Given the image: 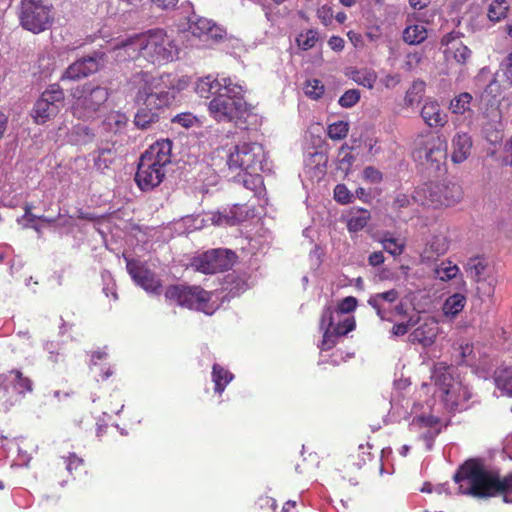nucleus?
Masks as SVG:
<instances>
[{
    "label": "nucleus",
    "instance_id": "5",
    "mask_svg": "<svg viewBox=\"0 0 512 512\" xmlns=\"http://www.w3.org/2000/svg\"><path fill=\"white\" fill-rule=\"evenodd\" d=\"M431 378L436 386L434 394L447 411L461 412L470 407V388L455 376L452 366L443 362L435 364Z\"/></svg>",
    "mask_w": 512,
    "mask_h": 512
},
{
    "label": "nucleus",
    "instance_id": "33",
    "mask_svg": "<svg viewBox=\"0 0 512 512\" xmlns=\"http://www.w3.org/2000/svg\"><path fill=\"white\" fill-rule=\"evenodd\" d=\"M476 287V293L478 297L482 300L486 298H491L494 295L495 287H496V277L494 273L477 279L474 281Z\"/></svg>",
    "mask_w": 512,
    "mask_h": 512
},
{
    "label": "nucleus",
    "instance_id": "51",
    "mask_svg": "<svg viewBox=\"0 0 512 512\" xmlns=\"http://www.w3.org/2000/svg\"><path fill=\"white\" fill-rule=\"evenodd\" d=\"M353 195L344 184H338L334 188V199L341 204H348L352 201Z\"/></svg>",
    "mask_w": 512,
    "mask_h": 512
},
{
    "label": "nucleus",
    "instance_id": "61",
    "mask_svg": "<svg viewBox=\"0 0 512 512\" xmlns=\"http://www.w3.org/2000/svg\"><path fill=\"white\" fill-rule=\"evenodd\" d=\"M382 81L385 87L393 88L400 83L401 77L399 74H389L385 76Z\"/></svg>",
    "mask_w": 512,
    "mask_h": 512
},
{
    "label": "nucleus",
    "instance_id": "64",
    "mask_svg": "<svg viewBox=\"0 0 512 512\" xmlns=\"http://www.w3.org/2000/svg\"><path fill=\"white\" fill-rule=\"evenodd\" d=\"M506 162L512 165V138L505 145Z\"/></svg>",
    "mask_w": 512,
    "mask_h": 512
},
{
    "label": "nucleus",
    "instance_id": "14",
    "mask_svg": "<svg viewBox=\"0 0 512 512\" xmlns=\"http://www.w3.org/2000/svg\"><path fill=\"white\" fill-rule=\"evenodd\" d=\"M236 255L227 249H213L193 258L191 266L203 274H215L229 270Z\"/></svg>",
    "mask_w": 512,
    "mask_h": 512
},
{
    "label": "nucleus",
    "instance_id": "56",
    "mask_svg": "<svg viewBox=\"0 0 512 512\" xmlns=\"http://www.w3.org/2000/svg\"><path fill=\"white\" fill-rule=\"evenodd\" d=\"M332 10L330 7L324 5L318 8L317 17L320 19L321 23L324 25H328L332 20Z\"/></svg>",
    "mask_w": 512,
    "mask_h": 512
},
{
    "label": "nucleus",
    "instance_id": "42",
    "mask_svg": "<svg viewBox=\"0 0 512 512\" xmlns=\"http://www.w3.org/2000/svg\"><path fill=\"white\" fill-rule=\"evenodd\" d=\"M115 151L110 147L99 148L94 155L95 166L103 170L108 168L114 159Z\"/></svg>",
    "mask_w": 512,
    "mask_h": 512
},
{
    "label": "nucleus",
    "instance_id": "17",
    "mask_svg": "<svg viewBox=\"0 0 512 512\" xmlns=\"http://www.w3.org/2000/svg\"><path fill=\"white\" fill-rule=\"evenodd\" d=\"M103 63V54L94 53L93 55L83 57L67 67L61 76V80L76 81L85 78L98 71Z\"/></svg>",
    "mask_w": 512,
    "mask_h": 512
},
{
    "label": "nucleus",
    "instance_id": "16",
    "mask_svg": "<svg viewBox=\"0 0 512 512\" xmlns=\"http://www.w3.org/2000/svg\"><path fill=\"white\" fill-rule=\"evenodd\" d=\"M428 192V200L434 207L454 206L463 198V189L461 185L454 182H444L431 186Z\"/></svg>",
    "mask_w": 512,
    "mask_h": 512
},
{
    "label": "nucleus",
    "instance_id": "2",
    "mask_svg": "<svg viewBox=\"0 0 512 512\" xmlns=\"http://www.w3.org/2000/svg\"><path fill=\"white\" fill-rule=\"evenodd\" d=\"M138 85L135 101L143 105L134 117L137 128L145 130L159 121L158 111L169 105L174 99L169 75L154 76L148 72H140L134 77Z\"/></svg>",
    "mask_w": 512,
    "mask_h": 512
},
{
    "label": "nucleus",
    "instance_id": "57",
    "mask_svg": "<svg viewBox=\"0 0 512 512\" xmlns=\"http://www.w3.org/2000/svg\"><path fill=\"white\" fill-rule=\"evenodd\" d=\"M410 198L406 194H398L396 198L393 201V208L394 209H401L408 207L410 205Z\"/></svg>",
    "mask_w": 512,
    "mask_h": 512
},
{
    "label": "nucleus",
    "instance_id": "58",
    "mask_svg": "<svg viewBox=\"0 0 512 512\" xmlns=\"http://www.w3.org/2000/svg\"><path fill=\"white\" fill-rule=\"evenodd\" d=\"M67 470L69 472H72L73 469H76L77 467L83 465V459L79 458L76 454L71 453L67 460Z\"/></svg>",
    "mask_w": 512,
    "mask_h": 512
},
{
    "label": "nucleus",
    "instance_id": "29",
    "mask_svg": "<svg viewBox=\"0 0 512 512\" xmlns=\"http://www.w3.org/2000/svg\"><path fill=\"white\" fill-rule=\"evenodd\" d=\"M128 122V117L120 111H112L106 115L103 121L105 130L114 134L120 133L125 130Z\"/></svg>",
    "mask_w": 512,
    "mask_h": 512
},
{
    "label": "nucleus",
    "instance_id": "21",
    "mask_svg": "<svg viewBox=\"0 0 512 512\" xmlns=\"http://www.w3.org/2000/svg\"><path fill=\"white\" fill-rule=\"evenodd\" d=\"M172 141L162 139L152 144L140 157L142 160L157 164L165 169L171 162Z\"/></svg>",
    "mask_w": 512,
    "mask_h": 512
},
{
    "label": "nucleus",
    "instance_id": "37",
    "mask_svg": "<svg viewBox=\"0 0 512 512\" xmlns=\"http://www.w3.org/2000/svg\"><path fill=\"white\" fill-rule=\"evenodd\" d=\"M472 95L468 92L460 93L450 102V110L454 114H464L470 110Z\"/></svg>",
    "mask_w": 512,
    "mask_h": 512
},
{
    "label": "nucleus",
    "instance_id": "1",
    "mask_svg": "<svg viewBox=\"0 0 512 512\" xmlns=\"http://www.w3.org/2000/svg\"><path fill=\"white\" fill-rule=\"evenodd\" d=\"M195 90L202 98H212L208 111L218 122L237 121L248 114V105L243 99L244 87L229 77L206 76L197 82Z\"/></svg>",
    "mask_w": 512,
    "mask_h": 512
},
{
    "label": "nucleus",
    "instance_id": "9",
    "mask_svg": "<svg viewBox=\"0 0 512 512\" xmlns=\"http://www.w3.org/2000/svg\"><path fill=\"white\" fill-rule=\"evenodd\" d=\"M265 159L263 146L257 142H243L228 155L227 165L232 172H259Z\"/></svg>",
    "mask_w": 512,
    "mask_h": 512
},
{
    "label": "nucleus",
    "instance_id": "59",
    "mask_svg": "<svg viewBox=\"0 0 512 512\" xmlns=\"http://www.w3.org/2000/svg\"><path fill=\"white\" fill-rule=\"evenodd\" d=\"M32 208H33L32 204H29V203H27L24 206V215L17 219L18 224H21L24 220H28V221H36L37 220V215L32 213Z\"/></svg>",
    "mask_w": 512,
    "mask_h": 512
},
{
    "label": "nucleus",
    "instance_id": "30",
    "mask_svg": "<svg viewBox=\"0 0 512 512\" xmlns=\"http://www.w3.org/2000/svg\"><path fill=\"white\" fill-rule=\"evenodd\" d=\"M234 375L222 367L221 365L215 363L212 367V381L215 383V392L222 394L225 390L226 386L233 380Z\"/></svg>",
    "mask_w": 512,
    "mask_h": 512
},
{
    "label": "nucleus",
    "instance_id": "63",
    "mask_svg": "<svg viewBox=\"0 0 512 512\" xmlns=\"http://www.w3.org/2000/svg\"><path fill=\"white\" fill-rule=\"evenodd\" d=\"M155 5L162 9H169L176 6L178 0H151Z\"/></svg>",
    "mask_w": 512,
    "mask_h": 512
},
{
    "label": "nucleus",
    "instance_id": "28",
    "mask_svg": "<svg viewBox=\"0 0 512 512\" xmlns=\"http://www.w3.org/2000/svg\"><path fill=\"white\" fill-rule=\"evenodd\" d=\"M504 125L501 120V114L499 111L493 112L491 121L484 125V131L486 133V138L491 143H497L502 140V131Z\"/></svg>",
    "mask_w": 512,
    "mask_h": 512
},
{
    "label": "nucleus",
    "instance_id": "25",
    "mask_svg": "<svg viewBox=\"0 0 512 512\" xmlns=\"http://www.w3.org/2000/svg\"><path fill=\"white\" fill-rule=\"evenodd\" d=\"M464 269L467 276L473 281L494 273L488 260L483 256L470 257L467 260Z\"/></svg>",
    "mask_w": 512,
    "mask_h": 512
},
{
    "label": "nucleus",
    "instance_id": "50",
    "mask_svg": "<svg viewBox=\"0 0 512 512\" xmlns=\"http://www.w3.org/2000/svg\"><path fill=\"white\" fill-rule=\"evenodd\" d=\"M357 306V300L354 297H346L341 301L338 308L333 310L334 314L337 318L342 317L343 315L355 310Z\"/></svg>",
    "mask_w": 512,
    "mask_h": 512
},
{
    "label": "nucleus",
    "instance_id": "3",
    "mask_svg": "<svg viewBox=\"0 0 512 512\" xmlns=\"http://www.w3.org/2000/svg\"><path fill=\"white\" fill-rule=\"evenodd\" d=\"M121 60L143 57L152 64L162 65L178 57L179 49L172 36L163 29H152L121 41L115 47Z\"/></svg>",
    "mask_w": 512,
    "mask_h": 512
},
{
    "label": "nucleus",
    "instance_id": "23",
    "mask_svg": "<svg viewBox=\"0 0 512 512\" xmlns=\"http://www.w3.org/2000/svg\"><path fill=\"white\" fill-rule=\"evenodd\" d=\"M420 114L430 128H440L448 122V115L441 109L437 101L427 100Z\"/></svg>",
    "mask_w": 512,
    "mask_h": 512
},
{
    "label": "nucleus",
    "instance_id": "47",
    "mask_svg": "<svg viewBox=\"0 0 512 512\" xmlns=\"http://www.w3.org/2000/svg\"><path fill=\"white\" fill-rule=\"evenodd\" d=\"M349 131V125L347 122L338 121L328 126V136L332 140H341L345 138Z\"/></svg>",
    "mask_w": 512,
    "mask_h": 512
},
{
    "label": "nucleus",
    "instance_id": "18",
    "mask_svg": "<svg viewBox=\"0 0 512 512\" xmlns=\"http://www.w3.org/2000/svg\"><path fill=\"white\" fill-rule=\"evenodd\" d=\"M165 176V169L146 160H139L135 181L141 190H150L158 186Z\"/></svg>",
    "mask_w": 512,
    "mask_h": 512
},
{
    "label": "nucleus",
    "instance_id": "60",
    "mask_svg": "<svg viewBox=\"0 0 512 512\" xmlns=\"http://www.w3.org/2000/svg\"><path fill=\"white\" fill-rule=\"evenodd\" d=\"M385 258L381 251H375L368 257V262L371 266L376 267L384 262Z\"/></svg>",
    "mask_w": 512,
    "mask_h": 512
},
{
    "label": "nucleus",
    "instance_id": "39",
    "mask_svg": "<svg viewBox=\"0 0 512 512\" xmlns=\"http://www.w3.org/2000/svg\"><path fill=\"white\" fill-rule=\"evenodd\" d=\"M352 79L357 84L372 89L377 81V74L372 69H361L353 73Z\"/></svg>",
    "mask_w": 512,
    "mask_h": 512
},
{
    "label": "nucleus",
    "instance_id": "49",
    "mask_svg": "<svg viewBox=\"0 0 512 512\" xmlns=\"http://www.w3.org/2000/svg\"><path fill=\"white\" fill-rule=\"evenodd\" d=\"M360 92L357 89L347 90L340 98L339 105L343 108H351L358 103Z\"/></svg>",
    "mask_w": 512,
    "mask_h": 512
},
{
    "label": "nucleus",
    "instance_id": "20",
    "mask_svg": "<svg viewBox=\"0 0 512 512\" xmlns=\"http://www.w3.org/2000/svg\"><path fill=\"white\" fill-rule=\"evenodd\" d=\"M400 293L396 289H390L385 292L372 294L368 299V304L376 311L381 320H391V306L398 301Z\"/></svg>",
    "mask_w": 512,
    "mask_h": 512
},
{
    "label": "nucleus",
    "instance_id": "8",
    "mask_svg": "<svg viewBox=\"0 0 512 512\" xmlns=\"http://www.w3.org/2000/svg\"><path fill=\"white\" fill-rule=\"evenodd\" d=\"M72 114L79 120L88 121L97 117L98 112L109 98L105 87L84 85L74 90Z\"/></svg>",
    "mask_w": 512,
    "mask_h": 512
},
{
    "label": "nucleus",
    "instance_id": "54",
    "mask_svg": "<svg viewBox=\"0 0 512 512\" xmlns=\"http://www.w3.org/2000/svg\"><path fill=\"white\" fill-rule=\"evenodd\" d=\"M172 122L177 123L185 128H190L197 122V118L192 113L186 112L174 116Z\"/></svg>",
    "mask_w": 512,
    "mask_h": 512
},
{
    "label": "nucleus",
    "instance_id": "31",
    "mask_svg": "<svg viewBox=\"0 0 512 512\" xmlns=\"http://www.w3.org/2000/svg\"><path fill=\"white\" fill-rule=\"evenodd\" d=\"M233 178L236 182L242 183L246 189L254 192L260 191L263 185L259 172H237Z\"/></svg>",
    "mask_w": 512,
    "mask_h": 512
},
{
    "label": "nucleus",
    "instance_id": "43",
    "mask_svg": "<svg viewBox=\"0 0 512 512\" xmlns=\"http://www.w3.org/2000/svg\"><path fill=\"white\" fill-rule=\"evenodd\" d=\"M425 83L422 81L413 82L412 86L406 92L404 103L406 106H413L418 103L424 93Z\"/></svg>",
    "mask_w": 512,
    "mask_h": 512
},
{
    "label": "nucleus",
    "instance_id": "62",
    "mask_svg": "<svg viewBox=\"0 0 512 512\" xmlns=\"http://www.w3.org/2000/svg\"><path fill=\"white\" fill-rule=\"evenodd\" d=\"M344 39L339 36H332L328 40L329 47L334 51H341L344 48Z\"/></svg>",
    "mask_w": 512,
    "mask_h": 512
},
{
    "label": "nucleus",
    "instance_id": "13",
    "mask_svg": "<svg viewBox=\"0 0 512 512\" xmlns=\"http://www.w3.org/2000/svg\"><path fill=\"white\" fill-rule=\"evenodd\" d=\"M20 22L24 29L40 33L51 25L50 7L42 0H22Z\"/></svg>",
    "mask_w": 512,
    "mask_h": 512
},
{
    "label": "nucleus",
    "instance_id": "15",
    "mask_svg": "<svg viewBox=\"0 0 512 512\" xmlns=\"http://www.w3.org/2000/svg\"><path fill=\"white\" fill-rule=\"evenodd\" d=\"M126 268L133 281L147 293L160 294L161 281L155 273L147 269L141 262L125 257Z\"/></svg>",
    "mask_w": 512,
    "mask_h": 512
},
{
    "label": "nucleus",
    "instance_id": "7",
    "mask_svg": "<svg viewBox=\"0 0 512 512\" xmlns=\"http://www.w3.org/2000/svg\"><path fill=\"white\" fill-rule=\"evenodd\" d=\"M165 298L181 307L201 311L207 315H212L219 308V304L212 299L213 293L200 286L171 285L165 291Z\"/></svg>",
    "mask_w": 512,
    "mask_h": 512
},
{
    "label": "nucleus",
    "instance_id": "22",
    "mask_svg": "<svg viewBox=\"0 0 512 512\" xmlns=\"http://www.w3.org/2000/svg\"><path fill=\"white\" fill-rule=\"evenodd\" d=\"M442 44L446 46L444 54L447 61L453 59L458 64H465L471 57V50L459 38L446 35L442 39Z\"/></svg>",
    "mask_w": 512,
    "mask_h": 512
},
{
    "label": "nucleus",
    "instance_id": "35",
    "mask_svg": "<svg viewBox=\"0 0 512 512\" xmlns=\"http://www.w3.org/2000/svg\"><path fill=\"white\" fill-rule=\"evenodd\" d=\"M427 38V30L422 24L408 25L403 31V40L410 44H420Z\"/></svg>",
    "mask_w": 512,
    "mask_h": 512
},
{
    "label": "nucleus",
    "instance_id": "52",
    "mask_svg": "<svg viewBox=\"0 0 512 512\" xmlns=\"http://www.w3.org/2000/svg\"><path fill=\"white\" fill-rule=\"evenodd\" d=\"M363 179L371 184H379L383 180V174L373 166H367L363 170Z\"/></svg>",
    "mask_w": 512,
    "mask_h": 512
},
{
    "label": "nucleus",
    "instance_id": "53",
    "mask_svg": "<svg viewBox=\"0 0 512 512\" xmlns=\"http://www.w3.org/2000/svg\"><path fill=\"white\" fill-rule=\"evenodd\" d=\"M430 249L435 252L437 255L444 254L448 248L449 244L445 237L443 236H436L432 239V241L429 244Z\"/></svg>",
    "mask_w": 512,
    "mask_h": 512
},
{
    "label": "nucleus",
    "instance_id": "19",
    "mask_svg": "<svg viewBox=\"0 0 512 512\" xmlns=\"http://www.w3.org/2000/svg\"><path fill=\"white\" fill-rule=\"evenodd\" d=\"M439 334V323L433 317L420 319L419 325L409 334L412 344H419L426 348L434 344Z\"/></svg>",
    "mask_w": 512,
    "mask_h": 512
},
{
    "label": "nucleus",
    "instance_id": "41",
    "mask_svg": "<svg viewBox=\"0 0 512 512\" xmlns=\"http://www.w3.org/2000/svg\"><path fill=\"white\" fill-rule=\"evenodd\" d=\"M94 137V132L85 125L74 126L71 133V140L80 145L92 142Z\"/></svg>",
    "mask_w": 512,
    "mask_h": 512
},
{
    "label": "nucleus",
    "instance_id": "36",
    "mask_svg": "<svg viewBox=\"0 0 512 512\" xmlns=\"http://www.w3.org/2000/svg\"><path fill=\"white\" fill-rule=\"evenodd\" d=\"M494 383L503 394L508 392V387L512 385V367L502 365L494 372Z\"/></svg>",
    "mask_w": 512,
    "mask_h": 512
},
{
    "label": "nucleus",
    "instance_id": "10",
    "mask_svg": "<svg viewBox=\"0 0 512 512\" xmlns=\"http://www.w3.org/2000/svg\"><path fill=\"white\" fill-rule=\"evenodd\" d=\"M64 91L58 84L44 90L34 104L31 116L35 123L44 124L58 115L64 106Z\"/></svg>",
    "mask_w": 512,
    "mask_h": 512
},
{
    "label": "nucleus",
    "instance_id": "24",
    "mask_svg": "<svg viewBox=\"0 0 512 512\" xmlns=\"http://www.w3.org/2000/svg\"><path fill=\"white\" fill-rule=\"evenodd\" d=\"M439 419L433 415H420L413 418L412 426H419L426 430L422 432L420 438L424 441L426 450H431L433 441L439 433L437 425Z\"/></svg>",
    "mask_w": 512,
    "mask_h": 512
},
{
    "label": "nucleus",
    "instance_id": "26",
    "mask_svg": "<svg viewBox=\"0 0 512 512\" xmlns=\"http://www.w3.org/2000/svg\"><path fill=\"white\" fill-rule=\"evenodd\" d=\"M452 161L462 163L470 155L472 139L467 133H457L452 139Z\"/></svg>",
    "mask_w": 512,
    "mask_h": 512
},
{
    "label": "nucleus",
    "instance_id": "32",
    "mask_svg": "<svg viewBox=\"0 0 512 512\" xmlns=\"http://www.w3.org/2000/svg\"><path fill=\"white\" fill-rule=\"evenodd\" d=\"M466 305V297L463 294L455 293L449 296L443 304V313L447 317H455Z\"/></svg>",
    "mask_w": 512,
    "mask_h": 512
},
{
    "label": "nucleus",
    "instance_id": "11",
    "mask_svg": "<svg viewBox=\"0 0 512 512\" xmlns=\"http://www.w3.org/2000/svg\"><path fill=\"white\" fill-rule=\"evenodd\" d=\"M355 322L352 317L343 315L337 318L331 307L323 310L320 328L324 330L321 350H329L335 346L337 339L352 331Z\"/></svg>",
    "mask_w": 512,
    "mask_h": 512
},
{
    "label": "nucleus",
    "instance_id": "12",
    "mask_svg": "<svg viewBox=\"0 0 512 512\" xmlns=\"http://www.w3.org/2000/svg\"><path fill=\"white\" fill-rule=\"evenodd\" d=\"M181 29L208 46L217 43L226 34V31L214 21L195 12L186 17L185 22L181 24Z\"/></svg>",
    "mask_w": 512,
    "mask_h": 512
},
{
    "label": "nucleus",
    "instance_id": "34",
    "mask_svg": "<svg viewBox=\"0 0 512 512\" xmlns=\"http://www.w3.org/2000/svg\"><path fill=\"white\" fill-rule=\"evenodd\" d=\"M320 40L319 31L314 28L301 31L296 37V44L302 51L314 48Z\"/></svg>",
    "mask_w": 512,
    "mask_h": 512
},
{
    "label": "nucleus",
    "instance_id": "27",
    "mask_svg": "<svg viewBox=\"0 0 512 512\" xmlns=\"http://www.w3.org/2000/svg\"><path fill=\"white\" fill-rule=\"evenodd\" d=\"M487 3V17L491 22H500L505 19L509 11L508 0H485Z\"/></svg>",
    "mask_w": 512,
    "mask_h": 512
},
{
    "label": "nucleus",
    "instance_id": "46",
    "mask_svg": "<svg viewBox=\"0 0 512 512\" xmlns=\"http://www.w3.org/2000/svg\"><path fill=\"white\" fill-rule=\"evenodd\" d=\"M325 88L318 79H308L304 85V93L312 100H318L324 94Z\"/></svg>",
    "mask_w": 512,
    "mask_h": 512
},
{
    "label": "nucleus",
    "instance_id": "40",
    "mask_svg": "<svg viewBox=\"0 0 512 512\" xmlns=\"http://www.w3.org/2000/svg\"><path fill=\"white\" fill-rule=\"evenodd\" d=\"M10 376H13L14 389L19 394H25L26 392H32L33 382L30 378L23 375L20 370L10 371Z\"/></svg>",
    "mask_w": 512,
    "mask_h": 512
},
{
    "label": "nucleus",
    "instance_id": "44",
    "mask_svg": "<svg viewBox=\"0 0 512 512\" xmlns=\"http://www.w3.org/2000/svg\"><path fill=\"white\" fill-rule=\"evenodd\" d=\"M459 272V268L457 265L452 264V262H442L435 268V276L442 280L448 281L456 277Z\"/></svg>",
    "mask_w": 512,
    "mask_h": 512
},
{
    "label": "nucleus",
    "instance_id": "48",
    "mask_svg": "<svg viewBox=\"0 0 512 512\" xmlns=\"http://www.w3.org/2000/svg\"><path fill=\"white\" fill-rule=\"evenodd\" d=\"M461 361L467 365L475 366L477 368H481V364L476 363V356L474 353L473 345L466 342L462 343L459 346Z\"/></svg>",
    "mask_w": 512,
    "mask_h": 512
},
{
    "label": "nucleus",
    "instance_id": "6",
    "mask_svg": "<svg viewBox=\"0 0 512 512\" xmlns=\"http://www.w3.org/2000/svg\"><path fill=\"white\" fill-rule=\"evenodd\" d=\"M447 149L445 137L427 131L415 137L412 156L419 165L440 171L447 160Z\"/></svg>",
    "mask_w": 512,
    "mask_h": 512
},
{
    "label": "nucleus",
    "instance_id": "55",
    "mask_svg": "<svg viewBox=\"0 0 512 512\" xmlns=\"http://www.w3.org/2000/svg\"><path fill=\"white\" fill-rule=\"evenodd\" d=\"M421 61V55L419 53H409L405 58L403 68L407 71L414 70Z\"/></svg>",
    "mask_w": 512,
    "mask_h": 512
},
{
    "label": "nucleus",
    "instance_id": "38",
    "mask_svg": "<svg viewBox=\"0 0 512 512\" xmlns=\"http://www.w3.org/2000/svg\"><path fill=\"white\" fill-rule=\"evenodd\" d=\"M370 219V213L368 210L362 209L351 214L348 220V230L351 232H357L362 230Z\"/></svg>",
    "mask_w": 512,
    "mask_h": 512
},
{
    "label": "nucleus",
    "instance_id": "4",
    "mask_svg": "<svg viewBox=\"0 0 512 512\" xmlns=\"http://www.w3.org/2000/svg\"><path fill=\"white\" fill-rule=\"evenodd\" d=\"M462 494L485 498L501 494L505 503H512V475L501 479L475 460L466 461L454 475Z\"/></svg>",
    "mask_w": 512,
    "mask_h": 512
},
{
    "label": "nucleus",
    "instance_id": "45",
    "mask_svg": "<svg viewBox=\"0 0 512 512\" xmlns=\"http://www.w3.org/2000/svg\"><path fill=\"white\" fill-rule=\"evenodd\" d=\"M381 244L384 250L392 256H398L402 254L405 247V244L401 239L391 236H384L381 239Z\"/></svg>",
    "mask_w": 512,
    "mask_h": 512
}]
</instances>
